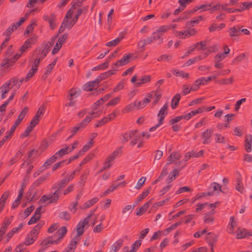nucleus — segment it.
<instances>
[{
    "label": "nucleus",
    "mask_w": 252,
    "mask_h": 252,
    "mask_svg": "<svg viewBox=\"0 0 252 252\" xmlns=\"http://www.w3.org/2000/svg\"><path fill=\"white\" fill-rule=\"evenodd\" d=\"M252 7V1L242 2L239 9H235L232 12H242L246 9H250Z\"/></svg>",
    "instance_id": "nucleus-24"
},
{
    "label": "nucleus",
    "mask_w": 252,
    "mask_h": 252,
    "mask_svg": "<svg viewBox=\"0 0 252 252\" xmlns=\"http://www.w3.org/2000/svg\"><path fill=\"white\" fill-rule=\"evenodd\" d=\"M124 37L125 33L121 32L119 34V36L117 38H116L114 40H113L111 41L106 43V45L107 47L115 46L121 41V40L124 38Z\"/></svg>",
    "instance_id": "nucleus-20"
},
{
    "label": "nucleus",
    "mask_w": 252,
    "mask_h": 252,
    "mask_svg": "<svg viewBox=\"0 0 252 252\" xmlns=\"http://www.w3.org/2000/svg\"><path fill=\"white\" fill-rule=\"evenodd\" d=\"M206 109V107L202 106L199 107L197 109L195 110H193L190 112L189 113H188L186 114H185V119L189 120L190 118H191L193 116H195L197 114H200L202 113L205 109Z\"/></svg>",
    "instance_id": "nucleus-21"
},
{
    "label": "nucleus",
    "mask_w": 252,
    "mask_h": 252,
    "mask_svg": "<svg viewBox=\"0 0 252 252\" xmlns=\"http://www.w3.org/2000/svg\"><path fill=\"white\" fill-rule=\"evenodd\" d=\"M88 7H84L83 9L79 8L77 9V11L74 17H73V19L77 22L79 16L83 13H86L87 11H88Z\"/></svg>",
    "instance_id": "nucleus-45"
},
{
    "label": "nucleus",
    "mask_w": 252,
    "mask_h": 252,
    "mask_svg": "<svg viewBox=\"0 0 252 252\" xmlns=\"http://www.w3.org/2000/svg\"><path fill=\"white\" fill-rule=\"evenodd\" d=\"M207 45V41L205 40L195 43L193 46L195 49L197 48L198 50H204L206 49Z\"/></svg>",
    "instance_id": "nucleus-41"
},
{
    "label": "nucleus",
    "mask_w": 252,
    "mask_h": 252,
    "mask_svg": "<svg viewBox=\"0 0 252 252\" xmlns=\"http://www.w3.org/2000/svg\"><path fill=\"white\" fill-rule=\"evenodd\" d=\"M240 28L238 26H234L229 30V34L230 37L237 36L240 35Z\"/></svg>",
    "instance_id": "nucleus-28"
},
{
    "label": "nucleus",
    "mask_w": 252,
    "mask_h": 252,
    "mask_svg": "<svg viewBox=\"0 0 252 252\" xmlns=\"http://www.w3.org/2000/svg\"><path fill=\"white\" fill-rule=\"evenodd\" d=\"M55 237H58L57 239L53 237H49L44 239L41 243L43 246L48 247L52 244H58L61 241L63 237V227H60L55 235Z\"/></svg>",
    "instance_id": "nucleus-7"
},
{
    "label": "nucleus",
    "mask_w": 252,
    "mask_h": 252,
    "mask_svg": "<svg viewBox=\"0 0 252 252\" xmlns=\"http://www.w3.org/2000/svg\"><path fill=\"white\" fill-rule=\"evenodd\" d=\"M44 224V221H40L27 234L24 241L25 245L29 246L33 243L37 238L38 235L40 232V230Z\"/></svg>",
    "instance_id": "nucleus-4"
},
{
    "label": "nucleus",
    "mask_w": 252,
    "mask_h": 252,
    "mask_svg": "<svg viewBox=\"0 0 252 252\" xmlns=\"http://www.w3.org/2000/svg\"><path fill=\"white\" fill-rule=\"evenodd\" d=\"M182 119H185V115H182L180 116L176 117L173 119H171L169 121L170 125H173L180 121Z\"/></svg>",
    "instance_id": "nucleus-56"
},
{
    "label": "nucleus",
    "mask_w": 252,
    "mask_h": 252,
    "mask_svg": "<svg viewBox=\"0 0 252 252\" xmlns=\"http://www.w3.org/2000/svg\"><path fill=\"white\" fill-rule=\"evenodd\" d=\"M151 189V188H149L147 190L143 191L137 198V203L138 202L142 201L145 197H146L150 193V190Z\"/></svg>",
    "instance_id": "nucleus-51"
},
{
    "label": "nucleus",
    "mask_w": 252,
    "mask_h": 252,
    "mask_svg": "<svg viewBox=\"0 0 252 252\" xmlns=\"http://www.w3.org/2000/svg\"><path fill=\"white\" fill-rule=\"evenodd\" d=\"M137 130H131L129 131H127L124 133H123L121 136L123 137L122 142L126 143L128 142L131 138H132V136L134 135V133H137Z\"/></svg>",
    "instance_id": "nucleus-23"
},
{
    "label": "nucleus",
    "mask_w": 252,
    "mask_h": 252,
    "mask_svg": "<svg viewBox=\"0 0 252 252\" xmlns=\"http://www.w3.org/2000/svg\"><path fill=\"white\" fill-rule=\"evenodd\" d=\"M141 241L140 240H136L131 246V249L129 251L130 252H136L137 249L141 245Z\"/></svg>",
    "instance_id": "nucleus-48"
},
{
    "label": "nucleus",
    "mask_w": 252,
    "mask_h": 252,
    "mask_svg": "<svg viewBox=\"0 0 252 252\" xmlns=\"http://www.w3.org/2000/svg\"><path fill=\"white\" fill-rule=\"evenodd\" d=\"M210 214H207L205 215L204 217V221L205 223H212L214 221V218L213 217L212 215H213L215 213V211L212 210Z\"/></svg>",
    "instance_id": "nucleus-39"
},
{
    "label": "nucleus",
    "mask_w": 252,
    "mask_h": 252,
    "mask_svg": "<svg viewBox=\"0 0 252 252\" xmlns=\"http://www.w3.org/2000/svg\"><path fill=\"white\" fill-rule=\"evenodd\" d=\"M168 107V102H166L164 105L160 108L158 114V117L159 118L158 122L163 123V120L167 114V109Z\"/></svg>",
    "instance_id": "nucleus-15"
},
{
    "label": "nucleus",
    "mask_w": 252,
    "mask_h": 252,
    "mask_svg": "<svg viewBox=\"0 0 252 252\" xmlns=\"http://www.w3.org/2000/svg\"><path fill=\"white\" fill-rule=\"evenodd\" d=\"M46 108L44 105H41L37 110L36 115H35L36 117L41 118L42 116L44 114L45 112Z\"/></svg>",
    "instance_id": "nucleus-52"
},
{
    "label": "nucleus",
    "mask_w": 252,
    "mask_h": 252,
    "mask_svg": "<svg viewBox=\"0 0 252 252\" xmlns=\"http://www.w3.org/2000/svg\"><path fill=\"white\" fill-rule=\"evenodd\" d=\"M124 241L122 239H119L111 246V252H116L122 246Z\"/></svg>",
    "instance_id": "nucleus-26"
},
{
    "label": "nucleus",
    "mask_w": 252,
    "mask_h": 252,
    "mask_svg": "<svg viewBox=\"0 0 252 252\" xmlns=\"http://www.w3.org/2000/svg\"><path fill=\"white\" fill-rule=\"evenodd\" d=\"M92 118L90 116H87L82 122L79 123L76 126L72 128L71 131L72 132V134L69 136L68 139L70 138L74 135L76 132L80 129L81 128H84L86 126L90 123L92 120Z\"/></svg>",
    "instance_id": "nucleus-9"
},
{
    "label": "nucleus",
    "mask_w": 252,
    "mask_h": 252,
    "mask_svg": "<svg viewBox=\"0 0 252 252\" xmlns=\"http://www.w3.org/2000/svg\"><path fill=\"white\" fill-rule=\"evenodd\" d=\"M50 173L49 172L41 176L38 179H37L33 183V185L35 187L39 186L42 182L45 181L48 177L50 176Z\"/></svg>",
    "instance_id": "nucleus-35"
},
{
    "label": "nucleus",
    "mask_w": 252,
    "mask_h": 252,
    "mask_svg": "<svg viewBox=\"0 0 252 252\" xmlns=\"http://www.w3.org/2000/svg\"><path fill=\"white\" fill-rule=\"evenodd\" d=\"M52 44V42H48L45 45L40 46L35 51L34 54L35 58L41 61L47 55Z\"/></svg>",
    "instance_id": "nucleus-6"
},
{
    "label": "nucleus",
    "mask_w": 252,
    "mask_h": 252,
    "mask_svg": "<svg viewBox=\"0 0 252 252\" xmlns=\"http://www.w3.org/2000/svg\"><path fill=\"white\" fill-rule=\"evenodd\" d=\"M74 13L71 10H68L64 18V30L67 29L70 30L76 23V21L72 18Z\"/></svg>",
    "instance_id": "nucleus-8"
},
{
    "label": "nucleus",
    "mask_w": 252,
    "mask_h": 252,
    "mask_svg": "<svg viewBox=\"0 0 252 252\" xmlns=\"http://www.w3.org/2000/svg\"><path fill=\"white\" fill-rule=\"evenodd\" d=\"M63 191V186L60 184L59 187L55 188L54 191L42 195L39 199L38 203L47 206L57 202L59 196L62 194Z\"/></svg>",
    "instance_id": "nucleus-2"
},
{
    "label": "nucleus",
    "mask_w": 252,
    "mask_h": 252,
    "mask_svg": "<svg viewBox=\"0 0 252 252\" xmlns=\"http://www.w3.org/2000/svg\"><path fill=\"white\" fill-rule=\"evenodd\" d=\"M24 79H18L16 78H13L6 82H9V85L11 86V89H13V92H16L21 86Z\"/></svg>",
    "instance_id": "nucleus-13"
},
{
    "label": "nucleus",
    "mask_w": 252,
    "mask_h": 252,
    "mask_svg": "<svg viewBox=\"0 0 252 252\" xmlns=\"http://www.w3.org/2000/svg\"><path fill=\"white\" fill-rule=\"evenodd\" d=\"M121 148H120L119 150L114 151L108 157L105 161V164L110 163V162L116 158V157L118 155L119 151L120 150Z\"/></svg>",
    "instance_id": "nucleus-37"
},
{
    "label": "nucleus",
    "mask_w": 252,
    "mask_h": 252,
    "mask_svg": "<svg viewBox=\"0 0 252 252\" xmlns=\"http://www.w3.org/2000/svg\"><path fill=\"white\" fill-rule=\"evenodd\" d=\"M14 63V61L13 59H5L3 60L1 66L4 67H9L11 66Z\"/></svg>",
    "instance_id": "nucleus-47"
},
{
    "label": "nucleus",
    "mask_w": 252,
    "mask_h": 252,
    "mask_svg": "<svg viewBox=\"0 0 252 252\" xmlns=\"http://www.w3.org/2000/svg\"><path fill=\"white\" fill-rule=\"evenodd\" d=\"M180 171V169L176 168L173 170V171L170 173L166 180V183L169 184L174 180L176 178L179 176Z\"/></svg>",
    "instance_id": "nucleus-22"
},
{
    "label": "nucleus",
    "mask_w": 252,
    "mask_h": 252,
    "mask_svg": "<svg viewBox=\"0 0 252 252\" xmlns=\"http://www.w3.org/2000/svg\"><path fill=\"white\" fill-rule=\"evenodd\" d=\"M151 76L149 75L144 76L141 79V81L140 82H137L136 83L137 86H140L141 84H145L148 83L151 81Z\"/></svg>",
    "instance_id": "nucleus-53"
},
{
    "label": "nucleus",
    "mask_w": 252,
    "mask_h": 252,
    "mask_svg": "<svg viewBox=\"0 0 252 252\" xmlns=\"http://www.w3.org/2000/svg\"><path fill=\"white\" fill-rule=\"evenodd\" d=\"M181 158V154L179 152H174L171 153L167 158L168 162L166 164V165L171 164L176 160H179Z\"/></svg>",
    "instance_id": "nucleus-17"
},
{
    "label": "nucleus",
    "mask_w": 252,
    "mask_h": 252,
    "mask_svg": "<svg viewBox=\"0 0 252 252\" xmlns=\"http://www.w3.org/2000/svg\"><path fill=\"white\" fill-rule=\"evenodd\" d=\"M85 0H77L70 7L69 10H71L72 12L74 13V10L78 7H80L81 6L82 3Z\"/></svg>",
    "instance_id": "nucleus-58"
},
{
    "label": "nucleus",
    "mask_w": 252,
    "mask_h": 252,
    "mask_svg": "<svg viewBox=\"0 0 252 252\" xmlns=\"http://www.w3.org/2000/svg\"><path fill=\"white\" fill-rule=\"evenodd\" d=\"M226 56L223 53H219L215 57V62H220L226 58Z\"/></svg>",
    "instance_id": "nucleus-64"
},
{
    "label": "nucleus",
    "mask_w": 252,
    "mask_h": 252,
    "mask_svg": "<svg viewBox=\"0 0 252 252\" xmlns=\"http://www.w3.org/2000/svg\"><path fill=\"white\" fill-rule=\"evenodd\" d=\"M170 29H171V27L164 25L158 28V29L156 30V31L160 34L163 35L164 33L166 32Z\"/></svg>",
    "instance_id": "nucleus-50"
},
{
    "label": "nucleus",
    "mask_w": 252,
    "mask_h": 252,
    "mask_svg": "<svg viewBox=\"0 0 252 252\" xmlns=\"http://www.w3.org/2000/svg\"><path fill=\"white\" fill-rule=\"evenodd\" d=\"M252 136L249 135L246 137L245 140V149L247 152H250L252 150Z\"/></svg>",
    "instance_id": "nucleus-27"
},
{
    "label": "nucleus",
    "mask_w": 252,
    "mask_h": 252,
    "mask_svg": "<svg viewBox=\"0 0 252 252\" xmlns=\"http://www.w3.org/2000/svg\"><path fill=\"white\" fill-rule=\"evenodd\" d=\"M242 180V178L241 175L240 173H239V176L237 178V185L236 186V189L240 193H243L244 190Z\"/></svg>",
    "instance_id": "nucleus-29"
},
{
    "label": "nucleus",
    "mask_w": 252,
    "mask_h": 252,
    "mask_svg": "<svg viewBox=\"0 0 252 252\" xmlns=\"http://www.w3.org/2000/svg\"><path fill=\"white\" fill-rule=\"evenodd\" d=\"M161 34L159 33L157 31L153 32L152 35L150 36L152 42L156 40H158V44H161L163 42V38L161 37Z\"/></svg>",
    "instance_id": "nucleus-30"
},
{
    "label": "nucleus",
    "mask_w": 252,
    "mask_h": 252,
    "mask_svg": "<svg viewBox=\"0 0 252 252\" xmlns=\"http://www.w3.org/2000/svg\"><path fill=\"white\" fill-rule=\"evenodd\" d=\"M63 156V149H61L56 152L53 156L48 158L44 163L33 174L34 177H36L41 173L46 170L48 167L56 160L59 159Z\"/></svg>",
    "instance_id": "nucleus-3"
},
{
    "label": "nucleus",
    "mask_w": 252,
    "mask_h": 252,
    "mask_svg": "<svg viewBox=\"0 0 252 252\" xmlns=\"http://www.w3.org/2000/svg\"><path fill=\"white\" fill-rule=\"evenodd\" d=\"M57 36H55L53 39H52L51 40L49 41L51 42H52V46L56 42V44L54 45L53 49L52 51V54H55L58 52L63 44V35H60L57 41H55V39L57 38Z\"/></svg>",
    "instance_id": "nucleus-12"
},
{
    "label": "nucleus",
    "mask_w": 252,
    "mask_h": 252,
    "mask_svg": "<svg viewBox=\"0 0 252 252\" xmlns=\"http://www.w3.org/2000/svg\"><path fill=\"white\" fill-rule=\"evenodd\" d=\"M81 92V90L78 88L69 89L66 95V99L68 102L65 104V106L69 107L75 106L76 103V98L80 95Z\"/></svg>",
    "instance_id": "nucleus-5"
},
{
    "label": "nucleus",
    "mask_w": 252,
    "mask_h": 252,
    "mask_svg": "<svg viewBox=\"0 0 252 252\" xmlns=\"http://www.w3.org/2000/svg\"><path fill=\"white\" fill-rule=\"evenodd\" d=\"M37 70L35 69L31 68L27 74V75L25 79H23L25 81H28L30 78H32V76L36 72Z\"/></svg>",
    "instance_id": "nucleus-55"
},
{
    "label": "nucleus",
    "mask_w": 252,
    "mask_h": 252,
    "mask_svg": "<svg viewBox=\"0 0 252 252\" xmlns=\"http://www.w3.org/2000/svg\"><path fill=\"white\" fill-rule=\"evenodd\" d=\"M151 203V200L145 203L143 205L140 207V208L137 210L136 212L137 216H141L144 213L149 207V204Z\"/></svg>",
    "instance_id": "nucleus-32"
},
{
    "label": "nucleus",
    "mask_w": 252,
    "mask_h": 252,
    "mask_svg": "<svg viewBox=\"0 0 252 252\" xmlns=\"http://www.w3.org/2000/svg\"><path fill=\"white\" fill-rule=\"evenodd\" d=\"M125 80L122 79L121 82L114 88L113 92H117L122 90L124 87Z\"/></svg>",
    "instance_id": "nucleus-57"
},
{
    "label": "nucleus",
    "mask_w": 252,
    "mask_h": 252,
    "mask_svg": "<svg viewBox=\"0 0 252 252\" xmlns=\"http://www.w3.org/2000/svg\"><path fill=\"white\" fill-rule=\"evenodd\" d=\"M9 196V192L5 191L3 193L1 197L0 198V204H2L4 206L6 204V200Z\"/></svg>",
    "instance_id": "nucleus-54"
},
{
    "label": "nucleus",
    "mask_w": 252,
    "mask_h": 252,
    "mask_svg": "<svg viewBox=\"0 0 252 252\" xmlns=\"http://www.w3.org/2000/svg\"><path fill=\"white\" fill-rule=\"evenodd\" d=\"M153 42L150 37H148L146 39L141 40L138 43V46L141 48H143L146 45L152 43Z\"/></svg>",
    "instance_id": "nucleus-46"
},
{
    "label": "nucleus",
    "mask_w": 252,
    "mask_h": 252,
    "mask_svg": "<svg viewBox=\"0 0 252 252\" xmlns=\"http://www.w3.org/2000/svg\"><path fill=\"white\" fill-rule=\"evenodd\" d=\"M181 98V95L180 94H177L172 98L171 102V107L174 109L178 105L179 101Z\"/></svg>",
    "instance_id": "nucleus-33"
},
{
    "label": "nucleus",
    "mask_w": 252,
    "mask_h": 252,
    "mask_svg": "<svg viewBox=\"0 0 252 252\" xmlns=\"http://www.w3.org/2000/svg\"><path fill=\"white\" fill-rule=\"evenodd\" d=\"M132 57L133 54H129L124 56L121 60L118 61L112 65V68L113 69H116V68L119 66H123L128 64L130 62V59Z\"/></svg>",
    "instance_id": "nucleus-11"
},
{
    "label": "nucleus",
    "mask_w": 252,
    "mask_h": 252,
    "mask_svg": "<svg viewBox=\"0 0 252 252\" xmlns=\"http://www.w3.org/2000/svg\"><path fill=\"white\" fill-rule=\"evenodd\" d=\"M78 142L76 141L72 145L66 146L64 148V155L70 153L72 151L77 148Z\"/></svg>",
    "instance_id": "nucleus-38"
},
{
    "label": "nucleus",
    "mask_w": 252,
    "mask_h": 252,
    "mask_svg": "<svg viewBox=\"0 0 252 252\" xmlns=\"http://www.w3.org/2000/svg\"><path fill=\"white\" fill-rule=\"evenodd\" d=\"M120 99V96L116 97L114 98L111 99L110 101H109V102L106 104V106H109L116 105L119 102Z\"/></svg>",
    "instance_id": "nucleus-61"
},
{
    "label": "nucleus",
    "mask_w": 252,
    "mask_h": 252,
    "mask_svg": "<svg viewBox=\"0 0 252 252\" xmlns=\"http://www.w3.org/2000/svg\"><path fill=\"white\" fill-rule=\"evenodd\" d=\"M12 218H13L12 217H11L10 218H6L3 221V222L1 225V227H4V228H5L6 229H7L8 226L12 222Z\"/></svg>",
    "instance_id": "nucleus-62"
},
{
    "label": "nucleus",
    "mask_w": 252,
    "mask_h": 252,
    "mask_svg": "<svg viewBox=\"0 0 252 252\" xmlns=\"http://www.w3.org/2000/svg\"><path fill=\"white\" fill-rule=\"evenodd\" d=\"M10 89L11 86L9 85V82L6 81L0 87V96L2 99L6 97V94Z\"/></svg>",
    "instance_id": "nucleus-16"
},
{
    "label": "nucleus",
    "mask_w": 252,
    "mask_h": 252,
    "mask_svg": "<svg viewBox=\"0 0 252 252\" xmlns=\"http://www.w3.org/2000/svg\"><path fill=\"white\" fill-rule=\"evenodd\" d=\"M146 180V177H142L137 182V184L135 186V188L136 189H140V188L144 185Z\"/></svg>",
    "instance_id": "nucleus-60"
},
{
    "label": "nucleus",
    "mask_w": 252,
    "mask_h": 252,
    "mask_svg": "<svg viewBox=\"0 0 252 252\" xmlns=\"http://www.w3.org/2000/svg\"><path fill=\"white\" fill-rule=\"evenodd\" d=\"M94 155L92 154H89L86 158L81 162L79 164V166L81 167L84 165L88 161H90L93 158Z\"/></svg>",
    "instance_id": "nucleus-59"
},
{
    "label": "nucleus",
    "mask_w": 252,
    "mask_h": 252,
    "mask_svg": "<svg viewBox=\"0 0 252 252\" xmlns=\"http://www.w3.org/2000/svg\"><path fill=\"white\" fill-rule=\"evenodd\" d=\"M40 218V215L38 214H34L30 219L29 221H28V224L31 225L36 222L38 220H39Z\"/></svg>",
    "instance_id": "nucleus-49"
},
{
    "label": "nucleus",
    "mask_w": 252,
    "mask_h": 252,
    "mask_svg": "<svg viewBox=\"0 0 252 252\" xmlns=\"http://www.w3.org/2000/svg\"><path fill=\"white\" fill-rule=\"evenodd\" d=\"M85 226H89V222L83 219V220L80 221L76 226L77 234L72 239L67 248L66 249L65 252H74L76 246L80 240V237L85 232Z\"/></svg>",
    "instance_id": "nucleus-1"
},
{
    "label": "nucleus",
    "mask_w": 252,
    "mask_h": 252,
    "mask_svg": "<svg viewBox=\"0 0 252 252\" xmlns=\"http://www.w3.org/2000/svg\"><path fill=\"white\" fill-rule=\"evenodd\" d=\"M35 25L36 22L35 21H33L32 23L26 28L24 34V36H28L29 34L31 33L35 27Z\"/></svg>",
    "instance_id": "nucleus-34"
},
{
    "label": "nucleus",
    "mask_w": 252,
    "mask_h": 252,
    "mask_svg": "<svg viewBox=\"0 0 252 252\" xmlns=\"http://www.w3.org/2000/svg\"><path fill=\"white\" fill-rule=\"evenodd\" d=\"M75 171L72 172L70 174H68L66 176L65 178H64V184H67L70 181L72 180L75 175Z\"/></svg>",
    "instance_id": "nucleus-63"
},
{
    "label": "nucleus",
    "mask_w": 252,
    "mask_h": 252,
    "mask_svg": "<svg viewBox=\"0 0 252 252\" xmlns=\"http://www.w3.org/2000/svg\"><path fill=\"white\" fill-rule=\"evenodd\" d=\"M15 96V92H11L10 96L8 99L6 100L0 106V111H4L5 110L6 106L9 104L10 101L12 100L13 97Z\"/></svg>",
    "instance_id": "nucleus-36"
},
{
    "label": "nucleus",
    "mask_w": 252,
    "mask_h": 252,
    "mask_svg": "<svg viewBox=\"0 0 252 252\" xmlns=\"http://www.w3.org/2000/svg\"><path fill=\"white\" fill-rule=\"evenodd\" d=\"M57 61V59H55L49 64H48L45 68L44 73L42 76L43 79H46L51 73L53 68L54 67Z\"/></svg>",
    "instance_id": "nucleus-18"
},
{
    "label": "nucleus",
    "mask_w": 252,
    "mask_h": 252,
    "mask_svg": "<svg viewBox=\"0 0 252 252\" xmlns=\"http://www.w3.org/2000/svg\"><path fill=\"white\" fill-rule=\"evenodd\" d=\"M218 239V235L211 232L207 234L206 237V240L209 246H212V245H215L217 242Z\"/></svg>",
    "instance_id": "nucleus-19"
},
{
    "label": "nucleus",
    "mask_w": 252,
    "mask_h": 252,
    "mask_svg": "<svg viewBox=\"0 0 252 252\" xmlns=\"http://www.w3.org/2000/svg\"><path fill=\"white\" fill-rule=\"evenodd\" d=\"M225 25L223 23L220 24L219 26H217L215 24H212L209 28V30L210 32H213L216 30L220 31L222 29L224 28Z\"/></svg>",
    "instance_id": "nucleus-42"
},
{
    "label": "nucleus",
    "mask_w": 252,
    "mask_h": 252,
    "mask_svg": "<svg viewBox=\"0 0 252 252\" xmlns=\"http://www.w3.org/2000/svg\"><path fill=\"white\" fill-rule=\"evenodd\" d=\"M98 201V198L97 197L92 198L87 202H86L83 207H81L82 209H86L93 206L94 204Z\"/></svg>",
    "instance_id": "nucleus-31"
},
{
    "label": "nucleus",
    "mask_w": 252,
    "mask_h": 252,
    "mask_svg": "<svg viewBox=\"0 0 252 252\" xmlns=\"http://www.w3.org/2000/svg\"><path fill=\"white\" fill-rule=\"evenodd\" d=\"M214 131L212 128L205 129L201 134L202 140V144L206 145L211 143V138L212 137Z\"/></svg>",
    "instance_id": "nucleus-10"
},
{
    "label": "nucleus",
    "mask_w": 252,
    "mask_h": 252,
    "mask_svg": "<svg viewBox=\"0 0 252 252\" xmlns=\"http://www.w3.org/2000/svg\"><path fill=\"white\" fill-rule=\"evenodd\" d=\"M31 39H27L20 48L19 52L22 54L24 53L32 45V42L31 41Z\"/></svg>",
    "instance_id": "nucleus-40"
},
{
    "label": "nucleus",
    "mask_w": 252,
    "mask_h": 252,
    "mask_svg": "<svg viewBox=\"0 0 252 252\" xmlns=\"http://www.w3.org/2000/svg\"><path fill=\"white\" fill-rule=\"evenodd\" d=\"M173 74L177 76H180L182 78H188L189 74L182 70L175 69L173 70Z\"/></svg>",
    "instance_id": "nucleus-44"
},
{
    "label": "nucleus",
    "mask_w": 252,
    "mask_h": 252,
    "mask_svg": "<svg viewBox=\"0 0 252 252\" xmlns=\"http://www.w3.org/2000/svg\"><path fill=\"white\" fill-rule=\"evenodd\" d=\"M248 233L246 232V229L242 228H239L238 229V233L237 234V239H242L246 237Z\"/></svg>",
    "instance_id": "nucleus-43"
},
{
    "label": "nucleus",
    "mask_w": 252,
    "mask_h": 252,
    "mask_svg": "<svg viewBox=\"0 0 252 252\" xmlns=\"http://www.w3.org/2000/svg\"><path fill=\"white\" fill-rule=\"evenodd\" d=\"M98 84L96 83L95 80L86 83L83 86L84 91L90 92L92 91L93 89Z\"/></svg>",
    "instance_id": "nucleus-25"
},
{
    "label": "nucleus",
    "mask_w": 252,
    "mask_h": 252,
    "mask_svg": "<svg viewBox=\"0 0 252 252\" xmlns=\"http://www.w3.org/2000/svg\"><path fill=\"white\" fill-rule=\"evenodd\" d=\"M116 69H112L108 70L105 72L101 73L99 76L95 79L96 83L99 84L102 80L107 79V78L111 76L112 75H114L116 73Z\"/></svg>",
    "instance_id": "nucleus-14"
}]
</instances>
